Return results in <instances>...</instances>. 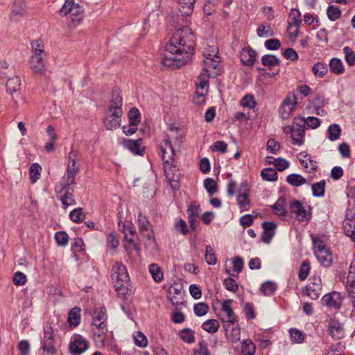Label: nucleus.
<instances>
[{"label":"nucleus","instance_id":"16","mask_svg":"<svg viewBox=\"0 0 355 355\" xmlns=\"http://www.w3.org/2000/svg\"><path fill=\"white\" fill-rule=\"evenodd\" d=\"M115 111H106V116L104 119V125L107 130H114L120 126L121 118L123 112L115 115Z\"/></svg>","mask_w":355,"mask_h":355},{"label":"nucleus","instance_id":"49","mask_svg":"<svg viewBox=\"0 0 355 355\" xmlns=\"http://www.w3.org/2000/svg\"><path fill=\"white\" fill-rule=\"evenodd\" d=\"M261 175L266 181H275L277 179V173L272 168H266L262 170Z\"/></svg>","mask_w":355,"mask_h":355},{"label":"nucleus","instance_id":"18","mask_svg":"<svg viewBox=\"0 0 355 355\" xmlns=\"http://www.w3.org/2000/svg\"><path fill=\"white\" fill-rule=\"evenodd\" d=\"M45 57L32 55L31 58V69L35 74L43 75L46 70Z\"/></svg>","mask_w":355,"mask_h":355},{"label":"nucleus","instance_id":"42","mask_svg":"<svg viewBox=\"0 0 355 355\" xmlns=\"http://www.w3.org/2000/svg\"><path fill=\"white\" fill-rule=\"evenodd\" d=\"M256 346L250 339L243 340L241 345V352L243 355H254Z\"/></svg>","mask_w":355,"mask_h":355},{"label":"nucleus","instance_id":"29","mask_svg":"<svg viewBox=\"0 0 355 355\" xmlns=\"http://www.w3.org/2000/svg\"><path fill=\"white\" fill-rule=\"evenodd\" d=\"M137 223L140 232L143 233L150 230L153 234L150 221L146 215L140 212L138 214Z\"/></svg>","mask_w":355,"mask_h":355},{"label":"nucleus","instance_id":"60","mask_svg":"<svg viewBox=\"0 0 355 355\" xmlns=\"http://www.w3.org/2000/svg\"><path fill=\"white\" fill-rule=\"evenodd\" d=\"M241 104L244 107L252 109L255 107L257 103L252 94H246L241 98Z\"/></svg>","mask_w":355,"mask_h":355},{"label":"nucleus","instance_id":"39","mask_svg":"<svg viewBox=\"0 0 355 355\" xmlns=\"http://www.w3.org/2000/svg\"><path fill=\"white\" fill-rule=\"evenodd\" d=\"M180 338L187 343H193L195 341L194 331L190 328H184L179 331Z\"/></svg>","mask_w":355,"mask_h":355},{"label":"nucleus","instance_id":"40","mask_svg":"<svg viewBox=\"0 0 355 355\" xmlns=\"http://www.w3.org/2000/svg\"><path fill=\"white\" fill-rule=\"evenodd\" d=\"M149 272L155 282H160L162 281L164 276L160 267L156 263H152L149 266Z\"/></svg>","mask_w":355,"mask_h":355},{"label":"nucleus","instance_id":"44","mask_svg":"<svg viewBox=\"0 0 355 355\" xmlns=\"http://www.w3.org/2000/svg\"><path fill=\"white\" fill-rule=\"evenodd\" d=\"M42 167L37 163L33 164L29 168L30 180L34 184L40 178Z\"/></svg>","mask_w":355,"mask_h":355},{"label":"nucleus","instance_id":"64","mask_svg":"<svg viewBox=\"0 0 355 355\" xmlns=\"http://www.w3.org/2000/svg\"><path fill=\"white\" fill-rule=\"evenodd\" d=\"M347 290L349 293V295L353 298L352 304L353 307L355 309V279H347Z\"/></svg>","mask_w":355,"mask_h":355},{"label":"nucleus","instance_id":"46","mask_svg":"<svg viewBox=\"0 0 355 355\" xmlns=\"http://www.w3.org/2000/svg\"><path fill=\"white\" fill-rule=\"evenodd\" d=\"M327 65L323 62H318L312 67V71L315 76L322 78L327 72Z\"/></svg>","mask_w":355,"mask_h":355},{"label":"nucleus","instance_id":"56","mask_svg":"<svg viewBox=\"0 0 355 355\" xmlns=\"http://www.w3.org/2000/svg\"><path fill=\"white\" fill-rule=\"evenodd\" d=\"M290 336L291 340L293 343H301L304 339V335L303 332L297 329L291 328L289 330Z\"/></svg>","mask_w":355,"mask_h":355},{"label":"nucleus","instance_id":"33","mask_svg":"<svg viewBox=\"0 0 355 355\" xmlns=\"http://www.w3.org/2000/svg\"><path fill=\"white\" fill-rule=\"evenodd\" d=\"M247 182L241 183V189L243 188V193L238 195L237 200L238 203L241 207H245L250 205L249 194L247 189Z\"/></svg>","mask_w":355,"mask_h":355},{"label":"nucleus","instance_id":"22","mask_svg":"<svg viewBox=\"0 0 355 355\" xmlns=\"http://www.w3.org/2000/svg\"><path fill=\"white\" fill-rule=\"evenodd\" d=\"M123 100L119 92L117 90L112 92L111 99L108 106V110L115 111V115L119 114L122 111Z\"/></svg>","mask_w":355,"mask_h":355},{"label":"nucleus","instance_id":"4","mask_svg":"<svg viewBox=\"0 0 355 355\" xmlns=\"http://www.w3.org/2000/svg\"><path fill=\"white\" fill-rule=\"evenodd\" d=\"M78 157V152L74 150L73 147L68 154V163L66 171L67 181L69 184H75V177L79 171V166L76 164Z\"/></svg>","mask_w":355,"mask_h":355},{"label":"nucleus","instance_id":"26","mask_svg":"<svg viewBox=\"0 0 355 355\" xmlns=\"http://www.w3.org/2000/svg\"><path fill=\"white\" fill-rule=\"evenodd\" d=\"M116 283L114 284V287L117 295L119 297H121L123 300H127L128 296L131 294V289L129 288L130 284H123V282Z\"/></svg>","mask_w":355,"mask_h":355},{"label":"nucleus","instance_id":"9","mask_svg":"<svg viewBox=\"0 0 355 355\" xmlns=\"http://www.w3.org/2000/svg\"><path fill=\"white\" fill-rule=\"evenodd\" d=\"M165 176L168 179L171 189L174 191L180 188L179 181L180 180V173L176 166L172 164L164 165V167Z\"/></svg>","mask_w":355,"mask_h":355},{"label":"nucleus","instance_id":"3","mask_svg":"<svg viewBox=\"0 0 355 355\" xmlns=\"http://www.w3.org/2000/svg\"><path fill=\"white\" fill-rule=\"evenodd\" d=\"M289 208L299 222L309 223L311 220L312 217L311 208L309 207V210H307L300 200H292L290 202Z\"/></svg>","mask_w":355,"mask_h":355},{"label":"nucleus","instance_id":"8","mask_svg":"<svg viewBox=\"0 0 355 355\" xmlns=\"http://www.w3.org/2000/svg\"><path fill=\"white\" fill-rule=\"evenodd\" d=\"M112 279L115 284L123 282L128 284L130 281V277L128 273L127 268L121 262H116L114 263L112 268Z\"/></svg>","mask_w":355,"mask_h":355},{"label":"nucleus","instance_id":"50","mask_svg":"<svg viewBox=\"0 0 355 355\" xmlns=\"http://www.w3.org/2000/svg\"><path fill=\"white\" fill-rule=\"evenodd\" d=\"M316 257L321 265L324 267H329L332 264V255L330 250L324 252V254L316 255Z\"/></svg>","mask_w":355,"mask_h":355},{"label":"nucleus","instance_id":"32","mask_svg":"<svg viewBox=\"0 0 355 355\" xmlns=\"http://www.w3.org/2000/svg\"><path fill=\"white\" fill-rule=\"evenodd\" d=\"M21 87V80L19 76L8 78L6 83L7 92L12 94L19 90Z\"/></svg>","mask_w":355,"mask_h":355},{"label":"nucleus","instance_id":"25","mask_svg":"<svg viewBox=\"0 0 355 355\" xmlns=\"http://www.w3.org/2000/svg\"><path fill=\"white\" fill-rule=\"evenodd\" d=\"M67 321L71 327H76L80 322V309L74 307L70 310L68 314Z\"/></svg>","mask_w":355,"mask_h":355},{"label":"nucleus","instance_id":"57","mask_svg":"<svg viewBox=\"0 0 355 355\" xmlns=\"http://www.w3.org/2000/svg\"><path fill=\"white\" fill-rule=\"evenodd\" d=\"M204 187L210 196L214 195L218 189L217 184L212 178L205 179L204 181Z\"/></svg>","mask_w":355,"mask_h":355},{"label":"nucleus","instance_id":"58","mask_svg":"<svg viewBox=\"0 0 355 355\" xmlns=\"http://www.w3.org/2000/svg\"><path fill=\"white\" fill-rule=\"evenodd\" d=\"M201 211L200 205V204L196 202L193 201L192 202L187 209V213L189 216L191 217H196L198 218L199 216V214Z\"/></svg>","mask_w":355,"mask_h":355},{"label":"nucleus","instance_id":"13","mask_svg":"<svg viewBox=\"0 0 355 355\" xmlns=\"http://www.w3.org/2000/svg\"><path fill=\"white\" fill-rule=\"evenodd\" d=\"M284 132L286 135H291L292 143L295 146H302L304 143L305 131L303 130L296 129L290 125L284 128Z\"/></svg>","mask_w":355,"mask_h":355},{"label":"nucleus","instance_id":"24","mask_svg":"<svg viewBox=\"0 0 355 355\" xmlns=\"http://www.w3.org/2000/svg\"><path fill=\"white\" fill-rule=\"evenodd\" d=\"M329 331L330 335L336 339L343 338L345 334L343 324L336 320H333L329 322Z\"/></svg>","mask_w":355,"mask_h":355},{"label":"nucleus","instance_id":"19","mask_svg":"<svg viewBox=\"0 0 355 355\" xmlns=\"http://www.w3.org/2000/svg\"><path fill=\"white\" fill-rule=\"evenodd\" d=\"M178 3L179 5L178 12L180 13V15L177 14L178 18L181 17L180 19L182 20L184 17L192 14L195 0H178Z\"/></svg>","mask_w":355,"mask_h":355},{"label":"nucleus","instance_id":"1","mask_svg":"<svg viewBox=\"0 0 355 355\" xmlns=\"http://www.w3.org/2000/svg\"><path fill=\"white\" fill-rule=\"evenodd\" d=\"M196 47V36L191 28L183 26L176 28L166 44L162 63L176 69L187 64L191 58Z\"/></svg>","mask_w":355,"mask_h":355},{"label":"nucleus","instance_id":"11","mask_svg":"<svg viewBox=\"0 0 355 355\" xmlns=\"http://www.w3.org/2000/svg\"><path fill=\"white\" fill-rule=\"evenodd\" d=\"M159 148L164 165L171 164L175 155V150L171 141L168 139H163L159 145Z\"/></svg>","mask_w":355,"mask_h":355},{"label":"nucleus","instance_id":"20","mask_svg":"<svg viewBox=\"0 0 355 355\" xmlns=\"http://www.w3.org/2000/svg\"><path fill=\"white\" fill-rule=\"evenodd\" d=\"M182 286L181 284L174 282L168 289V300L171 302L173 306H178L182 302L180 301V297L182 294Z\"/></svg>","mask_w":355,"mask_h":355},{"label":"nucleus","instance_id":"10","mask_svg":"<svg viewBox=\"0 0 355 355\" xmlns=\"http://www.w3.org/2000/svg\"><path fill=\"white\" fill-rule=\"evenodd\" d=\"M322 289V282L319 277H313L310 279V284L303 288V293L312 300H317L320 297Z\"/></svg>","mask_w":355,"mask_h":355},{"label":"nucleus","instance_id":"28","mask_svg":"<svg viewBox=\"0 0 355 355\" xmlns=\"http://www.w3.org/2000/svg\"><path fill=\"white\" fill-rule=\"evenodd\" d=\"M327 138L331 141L338 140L341 135V128L340 125L336 123L331 124L327 129Z\"/></svg>","mask_w":355,"mask_h":355},{"label":"nucleus","instance_id":"17","mask_svg":"<svg viewBox=\"0 0 355 355\" xmlns=\"http://www.w3.org/2000/svg\"><path fill=\"white\" fill-rule=\"evenodd\" d=\"M257 55L255 50L250 46L243 48L240 52V60L241 63L245 66H252Z\"/></svg>","mask_w":355,"mask_h":355},{"label":"nucleus","instance_id":"23","mask_svg":"<svg viewBox=\"0 0 355 355\" xmlns=\"http://www.w3.org/2000/svg\"><path fill=\"white\" fill-rule=\"evenodd\" d=\"M232 325L230 323L224 324L226 335L232 343H236L240 340L241 331L236 324Z\"/></svg>","mask_w":355,"mask_h":355},{"label":"nucleus","instance_id":"43","mask_svg":"<svg viewBox=\"0 0 355 355\" xmlns=\"http://www.w3.org/2000/svg\"><path fill=\"white\" fill-rule=\"evenodd\" d=\"M326 182L324 180H320L314 183L311 186L313 196L315 197H322L325 193Z\"/></svg>","mask_w":355,"mask_h":355},{"label":"nucleus","instance_id":"6","mask_svg":"<svg viewBox=\"0 0 355 355\" xmlns=\"http://www.w3.org/2000/svg\"><path fill=\"white\" fill-rule=\"evenodd\" d=\"M302 23V15L298 9L292 8L288 19V30L295 28L294 31H290V38L292 40L296 39L300 33V27Z\"/></svg>","mask_w":355,"mask_h":355},{"label":"nucleus","instance_id":"59","mask_svg":"<svg viewBox=\"0 0 355 355\" xmlns=\"http://www.w3.org/2000/svg\"><path fill=\"white\" fill-rule=\"evenodd\" d=\"M107 321L106 309L104 306L96 309L94 312L92 322Z\"/></svg>","mask_w":355,"mask_h":355},{"label":"nucleus","instance_id":"63","mask_svg":"<svg viewBox=\"0 0 355 355\" xmlns=\"http://www.w3.org/2000/svg\"><path fill=\"white\" fill-rule=\"evenodd\" d=\"M223 286L227 291H232L234 293L237 292L239 290V286H238L237 283L232 277L226 278L223 281Z\"/></svg>","mask_w":355,"mask_h":355},{"label":"nucleus","instance_id":"12","mask_svg":"<svg viewBox=\"0 0 355 355\" xmlns=\"http://www.w3.org/2000/svg\"><path fill=\"white\" fill-rule=\"evenodd\" d=\"M73 184H69V182H66L64 184H62V188L58 191L60 193V199L62 205L65 207L69 205H73L76 204V200L73 197V190L71 188V186Z\"/></svg>","mask_w":355,"mask_h":355},{"label":"nucleus","instance_id":"15","mask_svg":"<svg viewBox=\"0 0 355 355\" xmlns=\"http://www.w3.org/2000/svg\"><path fill=\"white\" fill-rule=\"evenodd\" d=\"M342 301L341 294L336 291L326 294L322 297V302L324 305L337 309L340 308Z\"/></svg>","mask_w":355,"mask_h":355},{"label":"nucleus","instance_id":"41","mask_svg":"<svg viewBox=\"0 0 355 355\" xmlns=\"http://www.w3.org/2000/svg\"><path fill=\"white\" fill-rule=\"evenodd\" d=\"M257 35L259 37H268L275 35V33L270 24H261L257 29Z\"/></svg>","mask_w":355,"mask_h":355},{"label":"nucleus","instance_id":"7","mask_svg":"<svg viewBox=\"0 0 355 355\" xmlns=\"http://www.w3.org/2000/svg\"><path fill=\"white\" fill-rule=\"evenodd\" d=\"M297 103V97L293 93H288L279 107V115L283 119H288L295 110Z\"/></svg>","mask_w":355,"mask_h":355},{"label":"nucleus","instance_id":"30","mask_svg":"<svg viewBox=\"0 0 355 355\" xmlns=\"http://www.w3.org/2000/svg\"><path fill=\"white\" fill-rule=\"evenodd\" d=\"M231 300H224L221 304V310L227 313V316L228 317L227 322L234 325L235 323V320L234 318V313L231 307Z\"/></svg>","mask_w":355,"mask_h":355},{"label":"nucleus","instance_id":"5","mask_svg":"<svg viewBox=\"0 0 355 355\" xmlns=\"http://www.w3.org/2000/svg\"><path fill=\"white\" fill-rule=\"evenodd\" d=\"M89 346L88 340L79 334H74L69 344V352L71 355H81Z\"/></svg>","mask_w":355,"mask_h":355},{"label":"nucleus","instance_id":"34","mask_svg":"<svg viewBox=\"0 0 355 355\" xmlns=\"http://www.w3.org/2000/svg\"><path fill=\"white\" fill-rule=\"evenodd\" d=\"M286 200L281 197L272 205V208L275 210V214L279 216H286L287 211L286 209Z\"/></svg>","mask_w":355,"mask_h":355},{"label":"nucleus","instance_id":"14","mask_svg":"<svg viewBox=\"0 0 355 355\" xmlns=\"http://www.w3.org/2000/svg\"><path fill=\"white\" fill-rule=\"evenodd\" d=\"M142 144L143 139L141 138L136 140L125 139L123 141V147L136 155H144L145 147L142 146Z\"/></svg>","mask_w":355,"mask_h":355},{"label":"nucleus","instance_id":"54","mask_svg":"<svg viewBox=\"0 0 355 355\" xmlns=\"http://www.w3.org/2000/svg\"><path fill=\"white\" fill-rule=\"evenodd\" d=\"M26 12V4L23 0H16L12 6V13L23 15Z\"/></svg>","mask_w":355,"mask_h":355},{"label":"nucleus","instance_id":"62","mask_svg":"<svg viewBox=\"0 0 355 355\" xmlns=\"http://www.w3.org/2000/svg\"><path fill=\"white\" fill-rule=\"evenodd\" d=\"M128 115L129 123L134 122L136 124L139 123L141 120V114L137 108L132 107L129 110Z\"/></svg>","mask_w":355,"mask_h":355},{"label":"nucleus","instance_id":"21","mask_svg":"<svg viewBox=\"0 0 355 355\" xmlns=\"http://www.w3.org/2000/svg\"><path fill=\"white\" fill-rule=\"evenodd\" d=\"M261 226L263 229L261 239L263 242L269 243L275 235L277 225L274 222L264 221L262 223Z\"/></svg>","mask_w":355,"mask_h":355},{"label":"nucleus","instance_id":"45","mask_svg":"<svg viewBox=\"0 0 355 355\" xmlns=\"http://www.w3.org/2000/svg\"><path fill=\"white\" fill-rule=\"evenodd\" d=\"M327 15L329 20L334 21L340 17L341 10L338 7L331 5L327 8Z\"/></svg>","mask_w":355,"mask_h":355},{"label":"nucleus","instance_id":"55","mask_svg":"<svg viewBox=\"0 0 355 355\" xmlns=\"http://www.w3.org/2000/svg\"><path fill=\"white\" fill-rule=\"evenodd\" d=\"M209 311V306L205 302H199L194 305L193 311L195 315L201 317L207 313Z\"/></svg>","mask_w":355,"mask_h":355},{"label":"nucleus","instance_id":"38","mask_svg":"<svg viewBox=\"0 0 355 355\" xmlns=\"http://www.w3.org/2000/svg\"><path fill=\"white\" fill-rule=\"evenodd\" d=\"M261 63L266 67H272L275 66H279L280 61L276 55L272 54H266L261 57Z\"/></svg>","mask_w":355,"mask_h":355},{"label":"nucleus","instance_id":"53","mask_svg":"<svg viewBox=\"0 0 355 355\" xmlns=\"http://www.w3.org/2000/svg\"><path fill=\"white\" fill-rule=\"evenodd\" d=\"M276 288V286L272 282L268 281L261 285L260 290L264 295L270 296L274 293Z\"/></svg>","mask_w":355,"mask_h":355},{"label":"nucleus","instance_id":"37","mask_svg":"<svg viewBox=\"0 0 355 355\" xmlns=\"http://www.w3.org/2000/svg\"><path fill=\"white\" fill-rule=\"evenodd\" d=\"M311 270L310 261L308 259L303 261L300 265L298 278L300 281H304L308 277Z\"/></svg>","mask_w":355,"mask_h":355},{"label":"nucleus","instance_id":"36","mask_svg":"<svg viewBox=\"0 0 355 355\" xmlns=\"http://www.w3.org/2000/svg\"><path fill=\"white\" fill-rule=\"evenodd\" d=\"M286 181L293 187H300L306 183V180L301 175L292 173L286 177Z\"/></svg>","mask_w":355,"mask_h":355},{"label":"nucleus","instance_id":"35","mask_svg":"<svg viewBox=\"0 0 355 355\" xmlns=\"http://www.w3.org/2000/svg\"><path fill=\"white\" fill-rule=\"evenodd\" d=\"M33 55L36 56L45 57L44 46L43 42L40 40H35L31 42Z\"/></svg>","mask_w":355,"mask_h":355},{"label":"nucleus","instance_id":"47","mask_svg":"<svg viewBox=\"0 0 355 355\" xmlns=\"http://www.w3.org/2000/svg\"><path fill=\"white\" fill-rule=\"evenodd\" d=\"M205 259L208 265H215L217 263L216 255L211 247V245H206Z\"/></svg>","mask_w":355,"mask_h":355},{"label":"nucleus","instance_id":"52","mask_svg":"<svg viewBox=\"0 0 355 355\" xmlns=\"http://www.w3.org/2000/svg\"><path fill=\"white\" fill-rule=\"evenodd\" d=\"M85 215L80 207L73 209L69 213V218L74 223H79L83 221Z\"/></svg>","mask_w":355,"mask_h":355},{"label":"nucleus","instance_id":"2","mask_svg":"<svg viewBox=\"0 0 355 355\" xmlns=\"http://www.w3.org/2000/svg\"><path fill=\"white\" fill-rule=\"evenodd\" d=\"M43 338L41 340V349L46 355H55L57 349L55 347V336L51 324L49 322L43 326Z\"/></svg>","mask_w":355,"mask_h":355},{"label":"nucleus","instance_id":"31","mask_svg":"<svg viewBox=\"0 0 355 355\" xmlns=\"http://www.w3.org/2000/svg\"><path fill=\"white\" fill-rule=\"evenodd\" d=\"M219 327L220 323L216 319H209L205 321L202 324V329L210 334L217 332Z\"/></svg>","mask_w":355,"mask_h":355},{"label":"nucleus","instance_id":"61","mask_svg":"<svg viewBox=\"0 0 355 355\" xmlns=\"http://www.w3.org/2000/svg\"><path fill=\"white\" fill-rule=\"evenodd\" d=\"M55 239L59 246H66L68 243L69 236L65 232H58L55 234Z\"/></svg>","mask_w":355,"mask_h":355},{"label":"nucleus","instance_id":"48","mask_svg":"<svg viewBox=\"0 0 355 355\" xmlns=\"http://www.w3.org/2000/svg\"><path fill=\"white\" fill-rule=\"evenodd\" d=\"M92 324L96 328V332H95V334L101 338L102 342H103L104 338L103 336H105L107 331L106 321H101L99 322V324H97V322H92Z\"/></svg>","mask_w":355,"mask_h":355},{"label":"nucleus","instance_id":"51","mask_svg":"<svg viewBox=\"0 0 355 355\" xmlns=\"http://www.w3.org/2000/svg\"><path fill=\"white\" fill-rule=\"evenodd\" d=\"M343 52L345 53V60L347 64L350 66L355 65V52L349 46H345L343 48Z\"/></svg>","mask_w":355,"mask_h":355},{"label":"nucleus","instance_id":"27","mask_svg":"<svg viewBox=\"0 0 355 355\" xmlns=\"http://www.w3.org/2000/svg\"><path fill=\"white\" fill-rule=\"evenodd\" d=\"M329 68L331 71L336 75L343 74L345 71L342 60L337 58H333L330 60Z\"/></svg>","mask_w":355,"mask_h":355}]
</instances>
